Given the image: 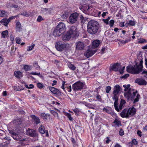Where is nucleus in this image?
Segmentation results:
<instances>
[{
  "label": "nucleus",
  "mask_w": 147,
  "mask_h": 147,
  "mask_svg": "<svg viewBox=\"0 0 147 147\" xmlns=\"http://www.w3.org/2000/svg\"><path fill=\"white\" fill-rule=\"evenodd\" d=\"M143 61L141 59L139 65L136 63L134 65L128 66L126 67V71L133 74H137L140 73L142 70L143 67Z\"/></svg>",
  "instance_id": "nucleus-1"
},
{
  "label": "nucleus",
  "mask_w": 147,
  "mask_h": 147,
  "mask_svg": "<svg viewBox=\"0 0 147 147\" xmlns=\"http://www.w3.org/2000/svg\"><path fill=\"white\" fill-rule=\"evenodd\" d=\"M98 23L94 20L88 22L87 26V31L90 34L93 35L96 34L99 28Z\"/></svg>",
  "instance_id": "nucleus-2"
},
{
  "label": "nucleus",
  "mask_w": 147,
  "mask_h": 147,
  "mask_svg": "<svg viewBox=\"0 0 147 147\" xmlns=\"http://www.w3.org/2000/svg\"><path fill=\"white\" fill-rule=\"evenodd\" d=\"M120 87L118 84L116 85L114 87V90L113 92V99L115 100L114 106L115 110L118 112L119 111L118 109V97L117 94L120 91Z\"/></svg>",
  "instance_id": "nucleus-3"
},
{
  "label": "nucleus",
  "mask_w": 147,
  "mask_h": 147,
  "mask_svg": "<svg viewBox=\"0 0 147 147\" xmlns=\"http://www.w3.org/2000/svg\"><path fill=\"white\" fill-rule=\"evenodd\" d=\"M77 34L76 27L75 26H71L66 34H65V40L68 41L71 37H76Z\"/></svg>",
  "instance_id": "nucleus-4"
},
{
  "label": "nucleus",
  "mask_w": 147,
  "mask_h": 147,
  "mask_svg": "<svg viewBox=\"0 0 147 147\" xmlns=\"http://www.w3.org/2000/svg\"><path fill=\"white\" fill-rule=\"evenodd\" d=\"M85 83L79 80L72 85V88L74 91H78L84 89Z\"/></svg>",
  "instance_id": "nucleus-5"
},
{
  "label": "nucleus",
  "mask_w": 147,
  "mask_h": 147,
  "mask_svg": "<svg viewBox=\"0 0 147 147\" xmlns=\"http://www.w3.org/2000/svg\"><path fill=\"white\" fill-rule=\"evenodd\" d=\"M79 16V13L76 12L71 13L69 18V22L71 24L76 23L78 20Z\"/></svg>",
  "instance_id": "nucleus-6"
},
{
  "label": "nucleus",
  "mask_w": 147,
  "mask_h": 147,
  "mask_svg": "<svg viewBox=\"0 0 147 147\" xmlns=\"http://www.w3.org/2000/svg\"><path fill=\"white\" fill-rule=\"evenodd\" d=\"M9 132L13 139L16 140H19L20 143H22V142L25 141V140L24 139H22L21 136L13 131L9 130Z\"/></svg>",
  "instance_id": "nucleus-7"
},
{
  "label": "nucleus",
  "mask_w": 147,
  "mask_h": 147,
  "mask_svg": "<svg viewBox=\"0 0 147 147\" xmlns=\"http://www.w3.org/2000/svg\"><path fill=\"white\" fill-rule=\"evenodd\" d=\"M55 47L57 50L59 51H62L64 48V42L61 41L57 42L55 45Z\"/></svg>",
  "instance_id": "nucleus-8"
},
{
  "label": "nucleus",
  "mask_w": 147,
  "mask_h": 147,
  "mask_svg": "<svg viewBox=\"0 0 147 147\" xmlns=\"http://www.w3.org/2000/svg\"><path fill=\"white\" fill-rule=\"evenodd\" d=\"M63 33L64 32L61 31V30H60L56 28L53 32V35L54 37H57L61 35H62L63 37V36L64 35ZM62 39L63 40V37L62 38Z\"/></svg>",
  "instance_id": "nucleus-9"
},
{
  "label": "nucleus",
  "mask_w": 147,
  "mask_h": 147,
  "mask_svg": "<svg viewBox=\"0 0 147 147\" xmlns=\"http://www.w3.org/2000/svg\"><path fill=\"white\" fill-rule=\"evenodd\" d=\"M127 113L129 116V117L130 115L131 116H133L136 114V109L134 107H132L131 108H129L127 111Z\"/></svg>",
  "instance_id": "nucleus-10"
},
{
  "label": "nucleus",
  "mask_w": 147,
  "mask_h": 147,
  "mask_svg": "<svg viewBox=\"0 0 147 147\" xmlns=\"http://www.w3.org/2000/svg\"><path fill=\"white\" fill-rule=\"evenodd\" d=\"M39 132L41 134H44L45 133L46 136H49V134L48 131L45 129V128L44 126L41 125L38 128Z\"/></svg>",
  "instance_id": "nucleus-11"
},
{
  "label": "nucleus",
  "mask_w": 147,
  "mask_h": 147,
  "mask_svg": "<svg viewBox=\"0 0 147 147\" xmlns=\"http://www.w3.org/2000/svg\"><path fill=\"white\" fill-rule=\"evenodd\" d=\"M135 82L139 85L145 86L147 84V82L142 78H138L135 80Z\"/></svg>",
  "instance_id": "nucleus-12"
},
{
  "label": "nucleus",
  "mask_w": 147,
  "mask_h": 147,
  "mask_svg": "<svg viewBox=\"0 0 147 147\" xmlns=\"http://www.w3.org/2000/svg\"><path fill=\"white\" fill-rule=\"evenodd\" d=\"M26 134L27 135L31 137H36L37 136V134L36 133L34 130L29 128L26 130Z\"/></svg>",
  "instance_id": "nucleus-13"
},
{
  "label": "nucleus",
  "mask_w": 147,
  "mask_h": 147,
  "mask_svg": "<svg viewBox=\"0 0 147 147\" xmlns=\"http://www.w3.org/2000/svg\"><path fill=\"white\" fill-rule=\"evenodd\" d=\"M96 51V50H92L88 49L86 51L84 55L86 57L88 58L93 55Z\"/></svg>",
  "instance_id": "nucleus-14"
},
{
  "label": "nucleus",
  "mask_w": 147,
  "mask_h": 147,
  "mask_svg": "<svg viewBox=\"0 0 147 147\" xmlns=\"http://www.w3.org/2000/svg\"><path fill=\"white\" fill-rule=\"evenodd\" d=\"M131 89L129 88L127 91L126 92L124 93V96L127 99V100L129 101V100H131Z\"/></svg>",
  "instance_id": "nucleus-15"
},
{
  "label": "nucleus",
  "mask_w": 147,
  "mask_h": 147,
  "mask_svg": "<svg viewBox=\"0 0 147 147\" xmlns=\"http://www.w3.org/2000/svg\"><path fill=\"white\" fill-rule=\"evenodd\" d=\"M127 109L125 108L120 113V116L123 118H129V116L127 113Z\"/></svg>",
  "instance_id": "nucleus-16"
},
{
  "label": "nucleus",
  "mask_w": 147,
  "mask_h": 147,
  "mask_svg": "<svg viewBox=\"0 0 147 147\" xmlns=\"http://www.w3.org/2000/svg\"><path fill=\"white\" fill-rule=\"evenodd\" d=\"M90 6L87 4H84L82 5L80 7V9L83 12H86L90 9Z\"/></svg>",
  "instance_id": "nucleus-17"
},
{
  "label": "nucleus",
  "mask_w": 147,
  "mask_h": 147,
  "mask_svg": "<svg viewBox=\"0 0 147 147\" xmlns=\"http://www.w3.org/2000/svg\"><path fill=\"white\" fill-rule=\"evenodd\" d=\"M84 47V44L83 42L79 41L77 43L76 47L77 49L82 50L83 49Z\"/></svg>",
  "instance_id": "nucleus-18"
},
{
  "label": "nucleus",
  "mask_w": 147,
  "mask_h": 147,
  "mask_svg": "<svg viewBox=\"0 0 147 147\" xmlns=\"http://www.w3.org/2000/svg\"><path fill=\"white\" fill-rule=\"evenodd\" d=\"M63 32H64V23L63 22H60L56 28Z\"/></svg>",
  "instance_id": "nucleus-19"
},
{
  "label": "nucleus",
  "mask_w": 147,
  "mask_h": 147,
  "mask_svg": "<svg viewBox=\"0 0 147 147\" xmlns=\"http://www.w3.org/2000/svg\"><path fill=\"white\" fill-rule=\"evenodd\" d=\"M119 64L118 63H115L113 65L111 66V64L110 66V68L113 71H118L119 69Z\"/></svg>",
  "instance_id": "nucleus-20"
},
{
  "label": "nucleus",
  "mask_w": 147,
  "mask_h": 147,
  "mask_svg": "<svg viewBox=\"0 0 147 147\" xmlns=\"http://www.w3.org/2000/svg\"><path fill=\"white\" fill-rule=\"evenodd\" d=\"M100 43V41L98 40H94L92 44V48L95 49L98 47Z\"/></svg>",
  "instance_id": "nucleus-21"
},
{
  "label": "nucleus",
  "mask_w": 147,
  "mask_h": 147,
  "mask_svg": "<svg viewBox=\"0 0 147 147\" xmlns=\"http://www.w3.org/2000/svg\"><path fill=\"white\" fill-rule=\"evenodd\" d=\"M113 123L114 124V125H112L113 127H119L121 125V121L117 118L115 119Z\"/></svg>",
  "instance_id": "nucleus-22"
},
{
  "label": "nucleus",
  "mask_w": 147,
  "mask_h": 147,
  "mask_svg": "<svg viewBox=\"0 0 147 147\" xmlns=\"http://www.w3.org/2000/svg\"><path fill=\"white\" fill-rule=\"evenodd\" d=\"M14 75L15 76L18 78L22 77L23 76L22 73L19 71H16L14 72Z\"/></svg>",
  "instance_id": "nucleus-23"
},
{
  "label": "nucleus",
  "mask_w": 147,
  "mask_h": 147,
  "mask_svg": "<svg viewBox=\"0 0 147 147\" xmlns=\"http://www.w3.org/2000/svg\"><path fill=\"white\" fill-rule=\"evenodd\" d=\"M49 89L54 94H58L59 92L58 89L52 87H49Z\"/></svg>",
  "instance_id": "nucleus-24"
},
{
  "label": "nucleus",
  "mask_w": 147,
  "mask_h": 147,
  "mask_svg": "<svg viewBox=\"0 0 147 147\" xmlns=\"http://www.w3.org/2000/svg\"><path fill=\"white\" fill-rule=\"evenodd\" d=\"M126 103V101L124 100L123 99H121L119 106V108H118L119 111V110H121L122 109L123 105Z\"/></svg>",
  "instance_id": "nucleus-25"
},
{
  "label": "nucleus",
  "mask_w": 147,
  "mask_h": 147,
  "mask_svg": "<svg viewBox=\"0 0 147 147\" xmlns=\"http://www.w3.org/2000/svg\"><path fill=\"white\" fill-rule=\"evenodd\" d=\"M16 28L17 30L20 32L22 30V28L21 23L19 22H18L16 24Z\"/></svg>",
  "instance_id": "nucleus-26"
},
{
  "label": "nucleus",
  "mask_w": 147,
  "mask_h": 147,
  "mask_svg": "<svg viewBox=\"0 0 147 147\" xmlns=\"http://www.w3.org/2000/svg\"><path fill=\"white\" fill-rule=\"evenodd\" d=\"M32 119H34L36 124H37L40 122L39 118L35 115H32L31 116Z\"/></svg>",
  "instance_id": "nucleus-27"
},
{
  "label": "nucleus",
  "mask_w": 147,
  "mask_h": 147,
  "mask_svg": "<svg viewBox=\"0 0 147 147\" xmlns=\"http://www.w3.org/2000/svg\"><path fill=\"white\" fill-rule=\"evenodd\" d=\"M67 65L68 67L72 70H74L76 69V67L74 65L71 64L70 62L68 63H67Z\"/></svg>",
  "instance_id": "nucleus-28"
},
{
  "label": "nucleus",
  "mask_w": 147,
  "mask_h": 147,
  "mask_svg": "<svg viewBox=\"0 0 147 147\" xmlns=\"http://www.w3.org/2000/svg\"><path fill=\"white\" fill-rule=\"evenodd\" d=\"M1 22L2 23H4L3 25L6 26L10 22L8 19H7L6 18H4L2 19L1 20Z\"/></svg>",
  "instance_id": "nucleus-29"
},
{
  "label": "nucleus",
  "mask_w": 147,
  "mask_h": 147,
  "mask_svg": "<svg viewBox=\"0 0 147 147\" xmlns=\"http://www.w3.org/2000/svg\"><path fill=\"white\" fill-rule=\"evenodd\" d=\"M8 35V32L7 30L3 31L1 33L2 37L4 38L7 37Z\"/></svg>",
  "instance_id": "nucleus-30"
},
{
  "label": "nucleus",
  "mask_w": 147,
  "mask_h": 147,
  "mask_svg": "<svg viewBox=\"0 0 147 147\" xmlns=\"http://www.w3.org/2000/svg\"><path fill=\"white\" fill-rule=\"evenodd\" d=\"M65 115L67 117L69 120L70 121H73V118L71 117V114L70 113L65 112Z\"/></svg>",
  "instance_id": "nucleus-31"
},
{
  "label": "nucleus",
  "mask_w": 147,
  "mask_h": 147,
  "mask_svg": "<svg viewBox=\"0 0 147 147\" xmlns=\"http://www.w3.org/2000/svg\"><path fill=\"white\" fill-rule=\"evenodd\" d=\"M87 19V18H84L82 15H81L80 17V20L82 24H84L85 22Z\"/></svg>",
  "instance_id": "nucleus-32"
},
{
  "label": "nucleus",
  "mask_w": 147,
  "mask_h": 147,
  "mask_svg": "<svg viewBox=\"0 0 147 147\" xmlns=\"http://www.w3.org/2000/svg\"><path fill=\"white\" fill-rule=\"evenodd\" d=\"M24 69L26 71H28L31 69L32 67L28 65H25L24 66Z\"/></svg>",
  "instance_id": "nucleus-33"
},
{
  "label": "nucleus",
  "mask_w": 147,
  "mask_h": 147,
  "mask_svg": "<svg viewBox=\"0 0 147 147\" xmlns=\"http://www.w3.org/2000/svg\"><path fill=\"white\" fill-rule=\"evenodd\" d=\"M35 46V45L33 44L30 46H29L27 47V51H30L32 50L34 48Z\"/></svg>",
  "instance_id": "nucleus-34"
},
{
  "label": "nucleus",
  "mask_w": 147,
  "mask_h": 147,
  "mask_svg": "<svg viewBox=\"0 0 147 147\" xmlns=\"http://www.w3.org/2000/svg\"><path fill=\"white\" fill-rule=\"evenodd\" d=\"M137 90H136L135 92H134L133 93V94H131V100L132 101L134 100V98L135 97L136 95V94L137 93H138Z\"/></svg>",
  "instance_id": "nucleus-35"
},
{
  "label": "nucleus",
  "mask_w": 147,
  "mask_h": 147,
  "mask_svg": "<svg viewBox=\"0 0 147 147\" xmlns=\"http://www.w3.org/2000/svg\"><path fill=\"white\" fill-rule=\"evenodd\" d=\"M40 116L43 119L47 120L48 118V116L47 115L44 113H42L40 114Z\"/></svg>",
  "instance_id": "nucleus-36"
},
{
  "label": "nucleus",
  "mask_w": 147,
  "mask_h": 147,
  "mask_svg": "<svg viewBox=\"0 0 147 147\" xmlns=\"http://www.w3.org/2000/svg\"><path fill=\"white\" fill-rule=\"evenodd\" d=\"M146 42V40L145 39L140 38L138 39V43L139 44L144 43Z\"/></svg>",
  "instance_id": "nucleus-37"
},
{
  "label": "nucleus",
  "mask_w": 147,
  "mask_h": 147,
  "mask_svg": "<svg viewBox=\"0 0 147 147\" xmlns=\"http://www.w3.org/2000/svg\"><path fill=\"white\" fill-rule=\"evenodd\" d=\"M34 66L38 70H39L40 69V67L38 65L37 62L35 61L34 62Z\"/></svg>",
  "instance_id": "nucleus-38"
},
{
  "label": "nucleus",
  "mask_w": 147,
  "mask_h": 147,
  "mask_svg": "<svg viewBox=\"0 0 147 147\" xmlns=\"http://www.w3.org/2000/svg\"><path fill=\"white\" fill-rule=\"evenodd\" d=\"M130 84H128L127 85H123V87L125 88V89L124 90L125 91H128L129 90V89L130 88Z\"/></svg>",
  "instance_id": "nucleus-39"
},
{
  "label": "nucleus",
  "mask_w": 147,
  "mask_h": 147,
  "mask_svg": "<svg viewBox=\"0 0 147 147\" xmlns=\"http://www.w3.org/2000/svg\"><path fill=\"white\" fill-rule=\"evenodd\" d=\"M65 51H69L70 49V47L69 46V45L67 43H65Z\"/></svg>",
  "instance_id": "nucleus-40"
},
{
  "label": "nucleus",
  "mask_w": 147,
  "mask_h": 147,
  "mask_svg": "<svg viewBox=\"0 0 147 147\" xmlns=\"http://www.w3.org/2000/svg\"><path fill=\"white\" fill-rule=\"evenodd\" d=\"M71 140L72 142V144L74 146H76L77 144L76 142L75 139L73 138H71Z\"/></svg>",
  "instance_id": "nucleus-41"
},
{
  "label": "nucleus",
  "mask_w": 147,
  "mask_h": 147,
  "mask_svg": "<svg viewBox=\"0 0 147 147\" xmlns=\"http://www.w3.org/2000/svg\"><path fill=\"white\" fill-rule=\"evenodd\" d=\"M6 15V12L5 11L0 10V17L5 16Z\"/></svg>",
  "instance_id": "nucleus-42"
},
{
  "label": "nucleus",
  "mask_w": 147,
  "mask_h": 147,
  "mask_svg": "<svg viewBox=\"0 0 147 147\" xmlns=\"http://www.w3.org/2000/svg\"><path fill=\"white\" fill-rule=\"evenodd\" d=\"M140 98V95L139 94H137L136 98L134 100V103H135L138 101L139 98Z\"/></svg>",
  "instance_id": "nucleus-43"
},
{
  "label": "nucleus",
  "mask_w": 147,
  "mask_h": 147,
  "mask_svg": "<svg viewBox=\"0 0 147 147\" xmlns=\"http://www.w3.org/2000/svg\"><path fill=\"white\" fill-rule=\"evenodd\" d=\"M131 142L133 144V145H136L138 144V142L135 139H132V141Z\"/></svg>",
  "instance_id": "nucleus-44"
},
{
  "label": "nucleus",
  "mask_w": 147,
  "mask_h": 147,
  "mask_svg": "<svg viewBox=\"0 0 147 147\" xmlns=\"http://www.w3.org/2000/svg\"><path fill=\"white\" fill-rule=\"evenodd\" d=\"M111 89V87L110 86H107L106 87L105 91L107 93H109Z\"/></svg>",
  "instance_id": "nucleus-45"
},
{
  "label": "nucleus",
  "mask_w": 147,
  "mask_h": 147,
  "mask_svg": "<svg viewBox=\"0 0 147 147\" xmlns=\"http://www.w3.org/2000/svg\"><path fill=\"white\" fill-rule=\"evenodd\" d=\"M97 100L99 101L100 102H102V100L101 98V96L99 95L98 94H96V97Z\"/></svg>",
  "instance_id": "nucleus-46"
},
{
  "label": "nucleus",
  "mask_w": 147,
  "mask_h": 147,
  "mask_svg": "<svg viewBox=\"0 0 147 147\" xmlns=\"http://www.w3.org/2000/svg\"><path fill=\"white\" fill-rule=\"evenodd\" d=\"M129 23L130 26H134L136 24L135 22L132 20H129Z\"/></svg>",
  "instance_id": "nucleus-47"
},
{
  "label": "nucleus",
  "mask_w": 147,
  "mask_h": 147,
  "mask_svg": "<svg viewBox=\"0 0 147 147\" xmlns=\"http://www.w3.org/2000/svg\"><path fill=\"white\" fill-rule=\"evenodd\" d=\"M73 111L74 112L76 115H79L80 110L78 109L75 108L73 109Z\"/></svg>",
  "instance_id": "nucleus-48"
},
{
  "label": "nucleus",
  "mask_w": 147,
  "mask_h": 147,
  "mask_svg": "<svg viewBox=\"0 0 147 147\" xmlns=\"http://www.w3.org/2000/svg\"><path fill=\"white\" fill-rule=\"evenodd\" d=\"M42 12L44 13H47L49 11L48 9L45 8H42L41 9Z\"/></svg>",
  "instance_id": "nucleus-49"
},
{
  "label": "nucleus",
  "mask_w": 147,
  "mask_h": 147,
  "mask_svg": "<svg viewBox=\"0 0 147 147\" xmlns=\"http://www.w3.org/2000/svg\"><path fill=\"white\" fill-rule=\"evenodd\" d=\"M131 40V39L130 38L129 39L126 40H121L120 42L122 44H125L127 43L130 42Z\"/></svg>",
  "instance_id": "nucleus-50"
},
{
  "label": "nucleus",
  "mask_w": 147,
  "mask_h": 147,
  "mask_svg": "<svg viewBox=\"0 0 147 147\" xmlns=\"http://www.w3.org/2000/svg\"><path fill=\"white\" fill-rule=\"evenodd\" d=\"M15 40L16 41V42L18 44H20L21 41V39H20V38L18 37H16V38Z\"/></svg>",
  "instance_id": "nucleus-51"
},
{
  "label": "nucleus",
  "mask_w": 147,
  "mask_h": 147,
  "mask_svg": "<svg viewBox=\"0 0 147 147\" xmlns=\"http://www.w3.org/2000/svg\"><path fill=\"white\" fill-rule=\"evenodd\" d=\"M115 21L113 20H111L109 21V25L111 27H112L113 26Z\"/></svg>",
  "instance_id": "nucleus-52"
},
{
  "label": "nucleus",
  "mask_w": 147,
  "mask_h": 147,
  "mask_svg": "<svg viewBox=\"0 0 147 147\" xmlns=\"http://www.w3.org/2000/svg\"><path fill=\"white\" fill-rule=\"evenodd\" d=\"M124 134V132L122 128L120 129L119 131V135L121 136H123Z\"/></svg>",
  "instance_id": "nucleus-53"
},
{
  "label": "nucleus",
  "mask_w": 147,
  "mask_h": 147,
  "mask_svg": "<svg viewBox=\"0 0 147 147\" xmlns=\"http://www.w3.org/2000/svg\"><path fill=\"white\" fill-rule=\"evenodd\" d=\"M129 76V74H125V75H124L123 76H121L120 77V78H122V79H123V78L126 79V78H127Z\"/></svg>",
  "instance_id": "nucleus-54"
},
{
  "label": "nucleus",
  "mask_w": 147,
  "mask_h": 147,
  "mask_svg": "<svg viewBox=\"0 0 147 147\" xmlns=\"http://www.w3.org/2000/svg\"><path fill=\"white\" fill-rule=\"evenodd\" d=\"M137 134L140 137H141L143 136L142 132L140 130H138L137 132Z\"/></svg>",
  "instance_id": "nucleus-55"
},
{
  "label": "nucleus",
  "mask_w": 147,
  "mask_h": 147,
  "mask_svg": "<svg viewBox=\"0 0 147 147\" xmlns=\"http://www.w3.org/2000/svg\"><path fill=\"white\" fill-rule=\"evenodd\" d=\"M43 20V19L42 17L40 16H39L38 17L37 20L38 22H40Z\"/></svg>",
  "instance_id": "nucleus-56"
},
{
  "label": "nucleus",
  "mask_w": 147,
  "mask_h": 147,
  "mask_svg": "<svg viewBox=\"0 0 147 147\" xmlns=\"http://www.w3.org/2000/svg\"><path fill=\"white\" fill-rule=\"evenodd\" d=\"M103 110L104 112H106V113H108V114L111 113V112H110L109 111L108 109H107L106 108H104L103 109Z\"/></svg>",
  "instance_id": "nucleus-57"
},
{
  "label": "nucleus",
  "mask_w": 147,
  "mask_h": 147,
  "mask_svg": "<svg viewBox=\"0 0 147 147\" xmlns=\"http://www.w3.org/2000/svg\"><path fill=\"white\" fill-rule=\"evenodd\" d=\"M31 74L34 75H36L38 76H40V72L39 73H36V72H31L30 73Z\"/></svg>",
  "instance_id": "nucleus-58"
},
{
  "label": "nucleus",
  "mask_w": 147,
  "mask_h": 147,
  "mask_svg": "<svg viewBox=\"0 0 147 147\" xmlns=\"http://www.w3.org/2000/svg\"><path fill=\"white\" fill-rule=\"evenodd\" d=\"M37 86L39 88H42L43 87V85L41 83H37Z\"/></svg>",
  "instance_id": "nucleus-59"
},
{
  "label": "nucleus",
  "mask_w": 147,
  "mask_h": 147,
  "mask_svg": "<svg viewBox=\"0 0 147 147\" xmlns=\"http://www.w3.org/2000/svg\"><path fill=\"white\" fill-rule=\"evenodd\" d=\"M21 14L24 16H28V15L26 11H24L23 13H22Z\"/></svg>",
  "instance_id": "nucleus-60"
},
{
  "label": "nucleus",
  "mask_w": 147,
  "mask_h": 147,
  "mask_svg": "<svg viewBox=\"0 0 147 147\" xmlns=\"http://www.w3.org/2000/svg\"><path fill=\"white\" fill-rule=\"evenodd\" d=\"M67 91L68 92H70L71 90V86H69L67 88Z\"/></svg>",
  "instance_id": "nucleus-61"
},
{
  "label": "nucleus",
  "mask_w": 147,
  "mask_h": 147,
  "mask_svg": "<svg viewBox=\"0 0 147 147\" xmlns=\"http://www.w3.org/2000/svg\"><path fill=\"white\" fill-rule=\"evenodd\" d=\"M125 22H121L120 23L119 26L121 27H123L125 26Z\"/></svg>",
  "instance_id": "nucleus-62"
},
{
  "label": "nucleus",
  "mask_w": 147,
  "mask_h": 147,
  "mask_svg": "<svg viewBox=\"0 0 147 147\" xmlns=\"http://www.w3.org/2000/svg\"><path fill=\"white\" fill-rule=\"evenodd\" d=\"M128 147H133L134 145L132 144V143L130 142L128 143Z\"/></svg>",
  "instance_id": "nucleus-63"
},
{
  "label": "nucleus",
  "mask_w": 147,
  "mask_h": 147,
  "mask_svg": "<svg viewBox=\"0 0 147 147\" xmlns=\"http://www.w3.org/2000/svg\"><path fill=\"white\" fill-rule=\"evenodd\" d=\"M106 49L105 47H102L101 49V54H103L105 53Z\"/></svg>",
  "instance_id": "nucleus-64"
}]
</instances>
